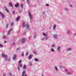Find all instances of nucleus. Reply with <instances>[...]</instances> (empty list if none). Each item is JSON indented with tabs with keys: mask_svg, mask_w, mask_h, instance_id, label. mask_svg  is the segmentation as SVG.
Instances as JSON below:
<instances>
[{
	"mask_svg": "<svg viewBox=\"0 0 76 76\" xmlns=\"http://www.w3.org/2000/svg\"><path fill=\"white\" fill-rule=\"evenodd\" d=\"M28 15L29 16V17L30 19H32V15H31V12H28Z\"/></svg>",
	"mask_w": 76,
	"mask_h": 76,
	"instance_id": "nucleus-3",
	"label": "nucleus"
},
{
	"mask_svg": "<svg viewBox=\"0 0 76 76\" xmlns=\"http://www.w3.org/2000/svg\"><path fill=\"white\" fill-rule=\"evenodd\" d=\"M2 56L3 57H5V60H7V55H5L4 54H2Z\"/></svg>",
	"mask_w": 76,
	"mask_h": 76,
	"instance_id": "nucleus-1",
	"label": "nucleus"
},
{
	"mask_svg": "<svg viewBox=\"0 0 76 76\" xmlns=\"http://www.w3.org/2000/svg\"><path fill=\"white\" fill-rule=\"evenodd\" d=\"M44 39H45V38H42V40H44Z\"/></svg>",
	"mask_w": 76,
	"mask_h": 76,
	"instance_id": "nucleus-36",
	"label": "nucleus"
},
{
	"mask_svg": "<svg viewBox=\"0 0 76 76\" xmlns=\"http://www.w3.org/2000/svg\"><path fill=\"white\" fill-rule=\"evenodd\" d=\"M46 6H49V5L48 4H47Z\"/></svg>",
	"mask_w": 76,
	"mask_h": 76,
	"instance_id": "nucleus-39",
	"label": "nucleus"
},
{
	"mask_svg": "<svg viewBox=\"0 0 76 76\" xmlns=\"http://www.w3.org/2000/svg\"><path fill=\"white\" fill-rule=\"evenodd\" d=\"M7 26H8V25H7L5 27V28H7Z\"/></svg>",
	"mask_w": 76,
	"mask_h": 76,
	"instance_id": "nucleus-34",
	"label": "nucleus"
},
{
	"mask_svg": "<svg viewBox=\"0 0 76 76\" xmlns=\"http://www.w3.org/2000/svg\"><path fill=\"white\" fill-rule=\"evenodd\" d=\"M35 60L36 61H38V59L37 58H35Z\"/></svg>",
	"mask_w": 76,
	"mask_h": 76,
	"instance_id": "nucleus-23",
	"label": "nucleus"
},
{
	"mask_svg": "<svg viewBox=\"0 0 76 76\" xmlns=\"http://www.w3.org/2000/svg\"><path fill=\"white\" fill-rule=\"evenodd\" d=\"M28 3H29V0H27Z\"/></svg>",
	"mask_w": 76,
	"mask_h": 76,
	"instance_id": "nucleus-40",
	"label": "nucleus"
},
{
	"mask_svg": "<svg viewBox=\"0 0 76 76\" xmlns=\"http://www.w3.org/2000/svg\"><path fill=\"white\" fill-rule=\"evenodd\" d=\"M56 25H54V27H56Z\"/></svg>",
	"mask_w": 76,
	"mask_h": 76,
	"instance_id": "nucleus-41",
	"label": "nucleus"
},
{
	"mask_svg": "<svg viewBox=\"0 0 76 76\" xmlns=\"http://www.w3.org/2000/svg\"><path fill=\"white\" fill-rule=\"evenodd\" d=\"M55 28H55V27H53V29H55Z\"/></svg>",
	"mask_w": 76,
	"mask_h": 76,
	"instance_id": "nucleus-42",
	"label": "nucleus"
},
{
	"mask_svg": "<svg viewBox=\"0 0 76 76\" xmlns=\"http://www.w3.org/2000/svg\"><path fill=\"white\" fill-rule=\"evenodd\" d=\"M16 54L14 55L13 56V58L14 60H15L16 59Z\"/></svg>",
	"mask_w": 76,
	"mask_h": 76,
	"instance_id": "nucleus-5",
	"label": "nucleus"
},
{
	"mask_svg": "<svg viewBox=\"0 0 76 76\" xmlns=\"http://www.w3.org/2000/svg\"><path fill=\"white\" fill-rule=\"evenodd\" d=\"M22 56H24V53H23V52L22 53Z\"/></svg>",
	"mask_w": 76,
	"mask_h": 76,
	"instance_id": "nucleus-25",
	"label": "nucleus"
},
{
	"mask_svg": "<svg viewBox=\"0 0 76 76\" xmlns=\"http://www.w3.org/2000/svg\"><path fill=\"white\" fill-rule=\"evenodd\" d=\"M0 15L1 16L2 18H4V15L3 13L1 12H0Z\"/></svg>",
	"mask_w": 76,
	"mask_h": 76,
	"instance_id": "nucleus-2",
	"label": "nucleus"
},
{
	"mask_svg": "<svg viewBox=\"0 0 76 76\" xmlns=\"http://www.w3.org/2000/svg\"><path fill=\"white\" fill-rule=\"evenodd\" d=\"M55 68L56 70H57V68L56 67H55Z\"/></svg>",
	"mask_w": 76,
	"mask_h": 76,
	"instance_id": "nucleus-33",
	"label": "nucleus"
},
{
	"mask_svg": "<svg viewBox=\"0 0 76 76\" xmlns=\"http://www.w3.org/2000/svg\"><path fill=\"white\" fill-rule=\"evenodd\" d=\"M18 4H16L15 5V7H18Z\"/></svg>",
	"mask_w": 76,
	"mask_h": 76,
	"instance_id": "nucleus-16",
	"label": "nucleus"
},
{
	"mask_svg": "<svg viewBox=\"0 0 76 76\" xmlns=\"http://www.w3.org/2000/svg\"><path fill=\"white\" fill-rule=\"evenodd\" d=\"M42 76H43V75H42Z\"/></svg>",
	"mask_w": 76,
	"mask_h": 76,
	"instance_id": "nucleus-52",
	"label": "nucleus"
},
{
	"mask_svg": "<svg viewBox=\"0 0 76 76\" xmlns=\"http://www.w3.org/2000/svg\"><path fill=\"white\" fill-rule=\"evenodd\" d=\"M1 19H0V20Z\"/></svg>",
	"mask_w": 76,
	"mask_h": 76,
	"instance_id": "nucleus-54",
	"label": "nucleus"
},
{
	"mask_svg": "<svg viewBox=\"0 0 76 76\" xmlns=\"http://www.w3.org/2000/svg\"><path fill=\"white\" fill-rule=\"evenodd\" d=\"M5 10L7 12H9V10L7 9V8L5 7Z\"/></svg>",
	"mask_w": 76,
	"mask_h": 76,
	"instance_id": "nucleus-13",
	"label": "nucleus"
},
{
	"mask_svg": "<svg viewBox=\"0 0 76 76\" xmlns=\"http://www.w3.org/2000/svg\"><path fill=\"white\" fill-rule=\"evenodd\" d=\"M52 47H54V45H52Z\"/></svg>",
	"mask_w": 76,
	"mask_h": 76,
	"instance_id": "nucleus-26",
	"label": "nucleus"
},
{
	"mask_svg": "<svg viewBox=\"0 0 76 76\" xmlns=\"http://www.w3.org/2000/svg\"><path fill=\"white\" fill-rule=\"evenodd\" d=\"M51 50L52 51V52H54V50L53 49H51Z\"/></svg>",
	"mask_w": 76,
	"mask_h": 76,
	"instance_id": "nucleus-28",
	"label": "nucleus"
},
{
	"mask_svg": "<svg viewBox=\"0 0 76 76\" xmlns=\"http://www.w3.org/2000/svg\"><path fill=\"white\" fill-rule=\"evenodd\" d=\"M71 49H72L71 48H68L67 50L68 51H71Z\"/></svg>",
	"mask_w": 76,
	"mask_h": 76,
	"instance_id": "nucleus-17",
	"label": "nucleus"
},
{
	"mask_svg": "<svg viewBox=\"0 0 76 76\" xmlns=\"http://www.w3.org/2000/svg\"><path fill=\"white\" fill-rule=\"evenodd\" d=\"M19 18H20V17H18L16 19V20L17 21H18L19 20Z\"/></svg>",
	"mask_w": 76,
	"mask_h": 76,
	"instance_id": "nucleus-14",
	"label": "nucleus"
},
{
	"mask_svg": "<svg viewBox=\"0 0 76 76\" xmlns=\"http://www.w3.org/2000/svg\"><path fill=\"white\" fill-rule=\"evenodd\" d=\"M23 4H21V7L22 8H23Z\"/></svg>",
	"mask_w": 76,
	"mask_h": 76,
	"instance_id": "nucleus-20",
	"label": "nucleus"
},
{
	"mask_svg": "<svg viewBox=\"0 0 76 76\" xmlns=\"http://www.w3.org/2000/svg\"><path fill=\"white\" fill-rule=\"evenodd\" d=\"M70 32V31H68V33H69Z\"/></svg>",
	"mask_w": 76,
	"mask_h": 76,
	"instance_id": "nucleus-49",
	"label": "nucleus"
},
{
	"mask_svg": "<svg viewBox=\"0 0 76 76\" xmlns=\"http://www.w3.org/2000/svg\"><path fill=\"white\" fill-rule=\"evenodd\" d=\"M20 63H21V60H20V61H19L18 63H19V64H20Z\"/></svg>",
	"mask_w": 76,
	"mask_h": 76,
	"instance_id": "nucleus-29",
	"label": "nucleus"
},
{
	"mask_svg": "<svg viewBox=\"0 0 76 76\" xmlns=\"http://www.w3.org/2000/svg\"><path fill=\"white\" fill-rule=\"evenodd\" d=\"M0 47H3V45H1V44H0Z\"/></svg>",
	"mask_w": 76,
	"mask_h": 76,
	"instance_id": "nucleus-30",
	"label": "nucleus"
},
{
	"mask_svg": "<svg viewBox=\"0 0 76 76\" xmlns=\"http://www.w3.org/2000/svg\"><path fill=\"white\" fill-rule=\"evenodd\" d=\"M3 38L4 39H5V38H6V36H4L3 37Z\"/></svg>",
	"mask_w": 76,
	"mask_h": 76,
	"instance_id": "nucleus-24",
	"label": "nucleus"
},
{
	"mask_svg": "<svg viewBox=\"0 0 76 76\" xmlns=\"http://www.w3.org/2000/svg\"><path fill=\"white\" fill-rule=\"evenodd\" d=\"M3 76H6V74H4Z\"/></svg>",
	"mask_w": 76,
	"mask_h": 76,
	"instance_id": "nucleus-35",
	"label": "nucleus"
},
{
	"mask_svg": "<svg viewBox=\"0 0 76 76\" xmlns=\"http://www.w3.org/2000/svg\"><path fill=\"white\" fill-rule=\"evenodd\" d=\"M60 46H59L58 47V48H57V50L58 51H60Z\"/></svg>",
	"mask_w": 76,
	"mask_h": 76,
	"instance_id": "nucleus-10",
	"label": "nucleus"
},
{
	"mask_svg": "<svg viewBox=\"0 0 76 76\" xmlns=\"http://www.w3.org/2000/svg\"><path fill=\"white\" fill-rule=\"evenodd\" d=\"M4 42L5 43H6V41H5Z\"/></svg>",
	"mask_w": 76,
	"mask_h": 76,
	"instance_id": "nucleus-48",
	"label": "nucleus"
},
{
	"mask_svg": "<svg viewBox=\"0 0 76 76\" xmlns=\"http://www.w3.org/2000/svg\"><path fill=\"white\" fill-rule=\"evenodd\" d=\"M12 31V29L11 28V29H10V31L8 32L7 34H8V35H9V34H10V31Z\"/></svg>",
	"mask_w": 76,
	"mask_h": 76,
	"instance_id": "nucleus-7",
	"label": "nucleus"
},
{
	"mask_svg": "<svg viewBox=\"0 0 76 76\" xmlns=\"http://www.w3.org/2000/svg\"><path fill=\"white\" fill-rule=\"evenodd\" d=\"M13 44H15V43H14Z\"/></svg>",
	"mask_w": 76,
	"mask_h": 76,
	"instance_id": "nucleus-53",
	"label": "nucleus"
},
{
	"mask_svg": "<svg viewBox=\"0 0 76 76\" xmlns=\"http://www.w3.org/2000/svg\"><path fill=\"white\" fill-rule=\"evenodd\" d=\"M53 37H54L55 38H57V35L56 34H54L53 35Z\"/></svg>",
	"mask_w": 76,
	"mask_h": 76,
	"instance_id": "nucleus-6",
	"label": "nucleus"
},
{
	"mask_svg": "<svg viewBox=\"0 0 76 76\" xmlns=\"http://www.w3.org/2000/svg\"><path fill=\"white\" fill-rule=\"evenodd\" d=\"M25 74V71H24L22 74V76H23Z\"/></svg>",
	"mask_w": 76,
	"mask_h": 76,
	"instance_id": "nucleus-9",
	"label": "nucleus"
},
{
	"mask_svg": "<svg viewBox=\"0 0 76 76\" xmlns=\"http://www.w3.org/2000/svg\"><path fill=\"white\" fill-rule=\"evenodd\" d=\"M18 70H20V67L19 66L18 67Z\"/></svg>",
	"mask_w": 76,
	"mask_h": 76,
	"instance_id": "nucleus-31",
	"label": "nucleus"
},
{
	"mask_svg": "<svg viewBox=\"0 0 76 76\" xmlns=\"http://www.w3.org/2000/svg\"><path fill=\"white\" fill-rule=\"evenodd\" d=\"M15 11L14 10H13V11H12V13L13 14H14V13H15Z\"/></svg>",
	"mask_w": 76,
	"mask_h": 76,
	"instance_id": "nucleus-32",
	"label": "nucleus"
},
{
	"mask_svg": "<svg viewBox=\"0 0 76 76\" xmlns=\"http://www.w3.org/2000/svg\"><path fill=\"white\" fill-rule=\"evenodd\" d=\"M34 53L35 54L36 53L35 52H34Z\"/></svg>",
	"mask_w": 76,
	"mask_h": 76,
	"instance_id": "nucleus-50",
	"label": "nucleus"
},
{
	"mask_svg": "<svg viewBox=\"0 0 76 76\" xmlns=\"http://www.w3.org/2000/svg\"><path fill=\"white\" fill-rule=\"evenodd\" d=\"M13 23H11V25H13Z\"/></svg>",
	"mask_w": 76,
	"mask_h": 76,
	"instance_id": "nucleus-37",
	"label": "nucleus"
},
{
	"mask_svg": "<svg viewBox=\"0 0 76 76\" xmlns=\"http://www.w3.org/2000/svg\"><path fill=\"white\" fill-rule=\"evenodd\" d=\"M67 73L68 74H70V73L68 72Z\"/></svg>",
	"mask_w": 76,
	"mask_h": 76,
	"instance_id": "nucleus-45",
	"label": "nucleus"
},
{
	"mask_svg": "<svg viewBox=\"0 0 76 76\" xmlns=\"http://www.w3.org/2000/svg\"><path fill=\"white\" fill-rule=\"evenodd\" d=\"M74 35L75 36V35H76V34H74Z\"/></svg>",
	"mask_w": 76,
	"mask_h": 76,
	"instance_id": "nucleus-46",
	"label": "nucleus"
},
{
	"mask_svg": "<svg viewBox=\"0 0 76 76\" xmlns=\"http://www.w3.org/2000/svg\"><path fill=\"white\" fill-rule=\"evenodd\" d=\"M29 65L30 66H32V63L31 62L29 63Z\"/></svg>",
	"mask_w": 76,
	"mask_h": 76,
	"instance_id": "nucleus-21",
	"label": "nucleus"
},
{
	"mask_svg": "<svg viewBox=\"0 0 76 76\" xmlns=\"http://www.w3.org/2000/svg\"><path fill=\"white\" fill-rule=\"evenodd\" d=\"M26 28H27V29H28V28H29V26H28V25H26Z\"/></svg>",
	"mask_w": 76,
	"mask_h": 76,
	"instance_id": "nucleus-19",
	"label": "nucleus"
},
{
	"mask_svg": "<svg viewBox=\"0 0 76 76\" xmlns=\"http://www.w3.org/2000/svg\"><path fill=\"white\" fill-rule=\"evenodd\" d=\"M26 65H24L23 68V69H26Z\"/></svg>",
	"mask_w": 76,
	"mask_h": 76,
	"instance_id": "nucleus-11",
	"label": "nucleus"
},
{
	"mask_svg": "<svg viewBox=\"0 0 76 76\" xmlns=\"http://www.w3.org/2000/svg\"><path fill=\"white\" fill-rule=\"evenodd\" d=\"M9 4L10 7H13V6L12 5V2L9 3Z\"/></svg>",
	"mask_w": 76,
	"mask_h": 76,
	"instance_id": "nucleus-12",
	"label": "nucleus"
},
{
	"mask_svg": "<svg viewBox=\"0 0 76 76\" xmlns=\"http://www.w3.org/2000/svg\"><path fill=\"white\" fill-rule=\"evenodd\" d=\"M24 26H25V23H23V27H24Z\"/></svg>",
	"mask_w": 76,
	"mask_h": 76,
	"instance_id": "nucleus-22",
	"label": "nucleus"
},
{
	"mask_svg": "<svg viewBox=\"0 0 76 76\" xmlns=\"http://www.w3.org/2000/svg\"><path fill=\"white\" fill-rule=\"evenodd\" d=\"M10 58H9L8 60V61H10Z\"/></svg>",
	"mask_w": 76,
	"mask_h": 76,
	"instance_id": "nucleus-43",
	"label": "nucleus"
},
{
	"mask_svg": "<svg viewBox=\"0 0 76 76\" xmlns=\"http://www.w3.org/2000/svg\"><path fill=\"white\" fill-rule=\"evenodd\" d=\"M19 66L20 67H22V64H19Z\"/></svg>",
	"mask_w": 76,
	"mask_h": 76,
	"instance_id": "nucleus-15",
	"label": "nucleus"
},
{
	"mask_svg": "<svg viewBox=\"0 0 76 76\" xmlns=\"http://www.w3.org/2000/svg\"><path fill=\"white\" fill-rule=\"evenodd\" d=\"M22 42H24L25 41V38H23L21 41Z\"/></svg>",
	"mask_w": 76,
	"mask_h": 76,
	"instance_id": "nucleus-8",
	"label": "nucleus"
},
{
	"mask_svg": "<svg viewBox=\"0 0 76 76\" xmlns=\"http://www.w3.org/2000/svg\"><path fill=\"white\" fill-rule=\"evenodd\" d=\"M10 76H12V74H11V73H10Z\"/></svg>",
	"mask_w": 76,
	"mask_h": 76,
	"instance_id": "nucleus-38",
	"label": "nucleus"
},
{
	"mask_svg": "<svg viewBox=\"0 0 76 76\" xmlns=\"http://www.w3.org/2000/svg\"><path fill=\"white\" fill-rule=\"evenodd\" d=\"M70 7H72V6L71 5H70Z\"/></svg>",
	"mask_w": 76,
	"mask_h": 76,
	"instance_id": "nucleus-47",
	"label": "nucleus"
},
{
	"mask_svg": "<svg viewBox=\"0 0 76 76\" xmlns=\"http://www.w3.org/2000/svg\"><path fill=\"white\" fill-rule=\"evenodd\" d=\"M28 54V52H26V56H27Z\"/></svg>",
	"mask_w": 76,
	"mask_h": 76,
	"instance_id": "nucleus-27",
	"label": "nucleus"
},
{
	"mask_svg": "<svg viewBox=\"0 0 76 76\" xmlns=\"http://www.w3.org/2000/svg\"><path fill=\"white\" fill-rule=\"evenodd\" d=\"M65 71H66V72H67V70L66 69V70H65Z\"/></svg>",
	"mask_w": 76,
	"mask_h": 76,
	"instance_id": "nucleus-44",
	"label": "nucleus"
},
{
	"mask_svg": "<svg viewBox=\"0 0 76 76\" xmlns=\"http://www.w3.org/2000/svg\"><path fill=\"white\" fill-rule=\"evenodd\" d=\"M32 56H33L32 55H30L28 56L29 59H31V58H32Z\"/></svg>",
	"mask_w": 76,
	"mask_h": 76,
	"instance_id": "nucleus-4",
	"label": "nucleus"
},
{
	"mask_svg": "<svg viewBox=\"0 0 76 76\" xmlns=\"http://www.w3.org/2000/svg\"><path fill=\"white\" fill-rule=\"evenodd\" d=\"M25 76H26V75H25Z\"/></svg>",
	"mask_w": 76,
	"mask_h": 76,
	"instance_id": "nucleus-51",
	"label": "nucleus"
},
{
	"mask_svg": "<svg viewBox=\"0 0 76 76\" xmlns=\"http://www.w3.org/2000/svg\"><path fill=\"white\" fill-rule=\"evenodd\" d=\"M43 35L44 36H45V37L47 36V35H46V34H45L44 33H43Z\"/></svg>",
	"mask_w": 76,
	"mask_h": 76,
	"instance_id": "nucleus-18",
	"label": "nucleus"
}]
</instances>
